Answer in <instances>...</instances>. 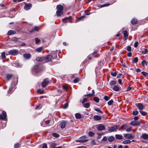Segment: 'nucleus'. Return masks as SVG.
Returning <instances> with one entry per match:
<instances>
[{"label":"nucleus","mask_w":148,"mask_h":148,"mask_svg":"<svg viewBox=\"0 0 148 148\" xmlns=\"http://www.w3.org/2000/svg\"><path fill=\"white\" fill-rule=\"evenodd\" d=\"M119 125H114L110 127L108 129V131L110 132L116 131L119 128Z\"/></svg>","instance_id":"f257e3e1"},{"label":"nucleus","mask_w":148,"mask_h":148,"mask_svg":"<svg viewBox=\"0 0 148 148\" xmlns=\"http://www.w3.org/2000/svg\"><path fill=\"white\" fill-rule=\"evenodd\" d=\"M40 68L39 65H36L34 66L32 69V71L33 73H36L40 71Z\"/></svg>","instance_id":"f03ea898"},{"label":"nucleus","mask_w":148,"mask_h":148,"mask_svg":"<svg viewBox=\"0 0 148 148\" xmlns=\"http://www.w3.org/2000/svg\"><path fill=\"white\" fill-rule=\"evenodd\" d=\"M97 130L99 131H101L105 130V127L104 125L101 124H99L96 126Z\"/></svg>","instance_id":"7ed1b4c3"},{"label":"nucleus","mask_w":148,"mask_h":148,"mask_svg":"<svg viewBox=\"0 0 148 148\" xmlns=\"http://www.w3.org/2000/svg\"><path fill=\"white\" fill-rule=\"evenodd\" d=\"M6 116V112L5 111H3L2 112V114H0V119L6 121L7 120Z\"/></svg>","instance_id":"20e7f679"},{"label":"nucleus","mask_w":148,"mask_h":148,"mask_svg":"<svg viewBox=\"0 0 148 148\" xmlns=\"http://www.w3.org/2000/svg\"><path fill=\"white\" fill-rule=\"evenodd\" d=\"M52 58V56L51 55H49L46 57H44L43 59L45 62H48L51 61Z\"/></svg>","instance_id":"39448f33"},{"label":"nucleus","mask_w":148,"mask_h":148,"mask_svg":"<svg viewBox=\"0 0 148 148\" xmlns=\"http://www.w3.org/2000/svg\"><path fill=\"white\" fill-rule=\"evenodd\" d=\"M124 136L126 138L130 139H133L134 137V136L131 134H124Z\"/></svg>","instance_id":"423d86ee"},{"label":"nucleus","mask_w":148,"mask_h":148,"mask_svg":"<svg viewBox=\"0 0 148 148\" xmlns=\"http://www.w3.org/2000/svg\"><path fill=\"white\" fill-rule=\"evenodd\" d=\"M49 82V81L48 78L45 79L41 84L42 87H45Z\"/></svg>","instance_id":"0eeeda50"},{"label":"nucleus","mask_w":148,"mask_h":148,"mask_svg":"<svg viewBox=\"0 0 148 148\" xmlns=\"http://www.w3.org/2000/svg\"><path fill=\"white\" fill-rule=\"evenodd\" d=\"M71 19L72 17L71 16H69L68 17H66L64 19H62V21L64 23H66L69 22H70L71 23L72 22L71 21Z\"/></svg>","instance_id":"6e6552de"},{"label":"nucleus","mask_w":148,"mask_h":148,"mask_svg":"<svg viewBox=\"0 0 148 148\" xmlns=\"http://www.w3.org/2000/svg\"><path fill=\"white\" fill-rule=\"evenodd\" d=\"M9 53L10 54L15 56L18 54V51L17 50L12 49L10 50Z\"/></svg>","instance_id":"1a4fd4ad"},{"label":"nucleus","mask_w":148,"mask_h":148,"mask_svg":"<svg viewBox=\"0 0 148 148\" xmlns=\"http://www.w3.org/2000/svg\"><path fill=\"white\" fill-rule=\"evenodd\" d=\"M136 106L140 110H142L144 108L143 104L141 103H137L136 104Z\"/></svg>","instance_id":"9d476101"},{"label":"nucleus","mask_w":148,"mask_h":148,"mask_svg":"<svg viewBox=\"0 0 148 148\" xmlns=\"http://www.w3.org/2000/svg\"><path fill=\"white\" fill-rule=\"evenodd\" d=\"M32 4L31 3L26 4L24 6V9L26 10H29L32 7Z\"/></svg>","instance_id":"9b49d317"},{"label":"nucleus","mask_w":148,"mask_h":148,"mask_svg":"<svg viewBox=\"0 0 148 148\" xmlns=\"http://www.w3.org/2000/svg\"><path fill=\"white\" fill-rule=\"evenodd\" d=\"M66 122L65 121H63L61 122L59 125L61 128L63 129L66 126Z\"/></svg>","instance_id":"f8f14e48"},{"label":"nucleus","mask_w":148,"mask_h":148,"mask_svg":"<svg viewBox=\"0 0 148 148\" xmlns=\"http://www.w3.org/2000/svg\"><path fill=\"white\" fill-rule=\"evenodd\" d=\"M130 124L133 126H138L140 125V123L139 122L133 121L130 123Z\"/></svg>","instance_id":"ddd939ff"},{"label":"nucleus","mask_w":148,"mask_h":148,"mask_svg":"<svg viewBox=\"0 0 148 148\" xmlns=\"http://www.w3.org/2000/svg\"><path fill=\"white\" fill-rule=\"evenodd\" d=\"M123 34L124 35V39L125 40L127 39L128 34L126 30H124L123 32Z\"/></svg>","instance_id":"4468645a"},{"label":"nucleus","mask_w":148,"mask_h":148,"mask_svg":"<svg viewBox=\"0 0 148 148\" xmlns=\"http://www.w3.org/2000/svg\"><path fill=\"white\" fill-rule=\"evenodd\" d=\"M39 30V27H38L36 26L34 28H33L30 31V33L35 32L36 31H38Z\"/></svg>","instance_id":"2eb2a0df"},{"label":"nucleus","mask_w":148,"mask_h":148,"mask_svg":"<svg viewBox=\"0 0 148 148\" xmlns=\"http://www.w3.org/2000/svg\"><path fill=\"white\" fill-rule=\"evenodd\" d=\"M112 89L115 91H119L120 90V86H114Z\"/></svg>","instance_id":"dca6fc26"},{"label":"nucleus","mask_w":148,"mask_h":148,"mask_svg":"<svg viewBox=\"0 0 148 148\" xmlns=\"http://www.w3.org/2000/svg\"><path fill=\"white\" fill-rule=\"evenodd\" d=\"M127 125H128L127 124H125L122 125L121 126V127L119 129L120 130L121 129L123 130H126L127 129Z\"/></svg>","instance_id":"f3484780"},{"label":"nucleus","mask_w":148,"mask_h":148,"mask_svg":"<svg viewBox=\"0 0 148 148\" xmlns=\"http://www.w3.org/2000/svg\"><path fill=\"white\" fill-rule=\"evenodd\" d=\"M16 32L15 31L10 30L8 31V36H10L14 34H15Z\"/></svg>","instance_id":"a211bd4d"},{"label":"nucleus","mask_w":148,"mask_h":148,"mask_svg":"<svg viewBox=\"0 0 148 148\" xmlns=\"http://www.w3.org/2000/svg\"><path fill=\"white\" fill-rule=\"evenodd\" d=\"M93 117L94 119L96 121L100 120L101 119V117L100 116L97 115L94 116Z\"/></svg>","instance_id":"6ab92c4d"},{"label":"nucleus","mask_w":148,"mask_h":148,"mask_svg":"<svg viewBox=\"0 0 148 148\" xmlns=\"http://www.w3.org/2000/svg\"><path fill=\"white\" fill-rule=\"evenodd\" d=\"M63 14V11L57 10L56 11V15L58 16H60Z\"/></svg>","instance_id":"aec40b11"},{"label":"nucleus","mask_w":148,"mask_h":148,"mask_svg":"<svg viewBox=\"0 0 148 148\" xmlns=\"http://www.w3.org/2000/svg\"><path fill=\"white\" fill-rule=\"evenodd\" d=\"M115 137L116 139L121 140L123 138V136L121 135L120 134H116L115 135Z\"/></svg>","instance_id":"412c9836"},{"label":"nucleus","mask_w":148,"mask_h":148,"mask_svg":"<svg viewBox=\"0 0 148 148\" xmlns=\"http://www.w3.org/2000/svg\"><path fill=\"white\" fill-rule=\"evenodd\" d=\"M88 140L87 139L85 140H82V139H79V140H76L75 141L76 142H78L81 143H85L88 141Z\"/></svg>","instance_id":"4be33fe9"},{"label":"nucleus","mask_w":148,"mask_h":148,"mask_svg":"<svg viewBox=\"0 0 148 148\" xmlns=\"http://www.w3.org/2000/svg\"><path fill=\"white\" fill-rule=\"evenodd\" d=\"M23 56L26 59H29L31 57V55L29 53L25 54Z\"/></svg>","instance_id":"5701e85b"},{"label":"nucleus","mask_w":148,"mask_h":148,"mask_svg":"<svg viewBox=\"0 0 148 148\" xmlns=\"http://www.w3.org/2000/svg\"><path fill=\"white\" fill-rule=\"evenodd\" d=\"M137 20L134 18L131 21V22L132 25H134L137 23Z\"/></svg>","instance_id":"b1692460"},{"label":"nucleus","mask_w":148,"mask_h":148,"mask_svg":"<svg viewBox=\"0 0 148 148\" xmlns=\"http://www.w3.org/2000/svg\"><path fill=\"white\" fill-rule=\"evenodd\" d=\"M57 8L58 9V10L63 11V7L62 5H58L57 6Z\"/></svg>","instance_id":"393cba45"},{"label":"nucleus","mask_w":148,"mask_h":148,"mask_svg":"<svg viewBox=\"0 0 148 148\" xmlns=\"http://www.w3.org/2000/svg\"><path fill=\"white\" fill-rule=\"evenodd\" d=\"M131 141L129 140H125L123 142V143L124 144H129L131 143Z\"/></svg>","instance_id":"a878e982"},{"label":"nucleus","mask_w":148,"mask_h":148,"mask_svg":"<svg viewBox=\"0 0 148 148\" xmlns=\"http://www.w3.org/2000/svg\"><path fill=\"white\" fill-rule=\"evenodd\" d=\"M75 118L77 119H80L81 118V114L79 113H77L75 114Z\"/></svg>","instance_id":"bb28decb"},{"label":"nucleus","mask_w":148,"mask_h":148,"mask_svg":"<svg viewBox=\"0 0 148 148\" xmlns=\"http://www.w3.org/2000/svg\"><path fill=\"white\" fill-rule=\"evenodd\" d=\"M43 49L44 48L43 47H40L36 49V51L37 52H41Z\"/></svg>","instance_id":"cd10ccee"},{"label":"nucleus","mask_w":148,"mask_h":148,"mask_svg":"<svg viewBox=\"0 0 148 148\" xmlns=\"http://www.w3.org/2000/svg\"><path fill=\"white\" fill-rule=\"evenodd\" d=\"M114 137L111 136L108 138V140L109 142H112L114 140Z\"/></svg>","instance_id":"c85d7f7f"},{"label":"nucleus","mask_w":148,"mask_h":148,"mask_svg":"<svg viewBox=\"0 0 148 148\" xmlns=\"http://www.w3.org/2000/svg\"><path fill=\"white\" fill-rule=\"evenodd\" d=\"M112 3H108L107 4H104L103 5H99V7H100V8H102V7H104L105 6H108L112 4Z\"/></svg>","instance_id":"c756f323"},{"label":"nucleus","mask_w":148,"mask_h":148,"mask_svg":"<svg viewBox=\"0 0 148 148\" xmlns=\"http://www.w3.org/2000/svg\"><path fill=\"white\" fill-rule=\"evenodd\" d=\"M142 136V137L144 139H146L148 138V134L145 133L143 134Z\"/></svg>","instance_id":"7c9ffc66"},{"label":"nucleus","mask_w":148,"mask_h":148,"mask_svg":"<svg viewBox=\"0 0 148 148\" xmlns=\"http://www.w3.org/2000/svg\"><path fill=\"white\" fill-rule=\"evenodd\" d=\"M36 60L38 62H41L44 61L43 58L38 57L36 58Z\"/></svg>","instance_id":"2f4dec72"},{"label":"nucleus","mask_w":148,"mask_h":148,"mask_svg":"<svg viewBox=\"0 0 148 148\" xmlns=\"http://www.w3.org/2000/svg\"><path fill=\"white\" fill-rule=\"evenodd\" d=\"M57 145V143L53 142L50 144V146L52 148H54Z\"/></svg>","instance_id":"473e14b6"},{"label":"nucleus","mask_w":148,"mask_h":148,"mask_svg":"<svg viewBox=\"0 0 148 148\" xmlns=\"http://www.w3.org/2000/svg\"><path fill=\"white\" fill-rule=\"evenodd\" d=\"M13 75L11 74H8L6 75V77L7 80H9L12 77Z\"/></svg>","instance_id":"72a5a7b5"},{"label":"nucleus","mask_w":148,"mask_h":148,"mask_svg":"<svg viewBox=\"0 0 148 148\" xmlns=\"http://www.w3.org/2000/svg\"><path fill=\"white\" fill-rule=\"evenodd\" d=\"M83 106L85 108H88L90 106V104L89 103H84L83 105Z\"/></svg>","instance_id":"f704fd0d"},{"label":"nucleus","mask_w":148,"mask_h":148,"mask_svg":"<svg viewBox=\"0 0 148 148\" xmlns=\"http://www.w3.org/2000/svg\"><path fill=\"white\" fill-rule=\"evenodd\" d=\"M132 128L130 127L128 125L127 127V129L126 130V131L127 132H130L132 129Z\"/></svg>","instance_id":"c9c22d12"},{"label":"nucleus","mask_w":148,"mask_h":148,"mask_svg":"<svg viewBox=\"0 0 148 148\" xmlns=\"http://www.w3.org/2000/svg\"><path fill=\"white\" fill-rule=\"evenodd\" d=\"M95 134L94 133L91 131L89 132L88 133V135L90 137H92L94 136Z\"/></svg>","instance_id":"e433bc0d"},{"label":"nucleus","mask_w":148,"mask_h":148,"mask_svg":"<svg viewBox=\"0 0 148 148\" xmlns=\"http://www.w3.org/2000/svg\"><path fill=\"white\" fill-rule=\"evenodd\" d=\"M116 82L115 81L113 80H111L110 83V86H112L115 84Z\"/></svg>","instance_id":"4c0bfd02"},{"label":"nucleus","mask_w":148,"mask_h":148,"mask_svg":"<svg viewBox=\"0 0 148 148\" xmlns=\"http://www.w3.org/2000/svg\"><path fill=\"white\" fill-rule=\"evenodd\" d=\"M21 145V144L19 143H17L15 144L14 146V148H18Z\"/></svg>","instance_id":"58836bf2"},{"label":"nucleus","mask_w":148,"mask_h":148,"mask_svg":"<svg viewBox=\"0 0 148 148\" xmlns=\"http://www.w3.org/2000/svg\"><path fill=\"white\" fill-rule=\"evenodd\" d=\"M94 110H95L96 111L101 113V114H103V112L101 110L99 109L98 108H94Z\"/></svg>","instance_id":"ea45409f"},{"label":"nucleus","mask_w":148,"mask_h":148,"mask_svg":"<svg viewBox=\"0 0 148 148\" xmlns=\"http://www.w3.org/2000/svg\"><path fill=\"white\" fill-rule=\"evenodd\" d=\"M1 58L2 59H5V53L4 52H3L1 54Z\"/></svg>","instance_id":"a19ab883"},{"label":"nucleus","mask_w":148,"mask_h":148,"mask_svg":"<svg viewBox=\"0 0 148 148\" xmlns=\"http://www.w3.org/2000/svg\"><path fill=\"white\" fill-rule=\"evenodd\" d=\"M126 49L128 51H132L131 47L129 45L127 46L126 47Z\"/></svg>","instance_id":"79ce46f5"},{"label":"nucleus","mask_w":148,"mask_h":148,"mask_svg":"<svg viewBox=\"0 0 148 148\" xmlns=\"http://www.w3.org/2000/svg\"><path fill=\"white\" fill-rule=\"evenodd\" d=\"M141 63L144 66H145V65L147 66V65L146 61L144 60L142 61Z\"/></svg>","instance_id":"37998d69"},{"label":"nucleus","mask_w":148,"mask_h":148,"mask_svg":"<svg viewBox=\"0 0 148 148\" xmlns=\"http://www.w3.org/2000/svg\"><path fill=\"white\" fill-rule=\"evenodd\" d=\"M138 59L137 57H135L132 60L133 63H136L138 62Z\"/></svg>","instance_id":"c03bdc74"},{"label":"nucleus","mask_w":148,"mask_h":148,"mask_svg":"<svg viewBox=\"0 0 148 148\" xmlns=\"http://www.w3.org/2000/svg\"><path fill=\"white\" fill-rule=\"evenodd\" d=\"M97 135H98L99 136H98L97 137V139H99L101 138V136L103 135V133L100 134L99 133H97Z\"/></svg>","instance_id":"a18cd8bd"},{"label":"nucleus","mask_w":148,"mask_h":148,"mask_svg":"<svg viewBox=\"0 0 148 148\" xmlns=\"http://www.w3.org/2000/svg\"><path fill=\"white\" fill-rule=\"evenodd\" d=\"M44 91L42 90L41 89L38 90L37 91V92L38 93H39L40 94L43 93H44Z\"/></svg>","instance_id":"49530a36"},{"label":"nucleus","mask_w":148,"mask_h":148,"mask_svg":"<svg viewBox=\"0 0 148 148\" xmlns=\"http://www.w3.org/2000/svg\"><path fill=\"white\" fill-rule=\"evenodd\" d=\"M113 103V100L112 99H111L109 101L108 103V104L109 106H110L112 105V103Z\"/></svg>","instance_id":"de8ad7c7"},{"label":"nucleus","mask_w":148,"mask_h":148,"mask_svg":"<svg viewBox=\"0 0 148 148\" xmlns=\"http://www.w3.org/2000/svg\"><path fill=\"white\" fill-rule=\"evenodd\" d=\"M94 100L96 103H98L99 101V99L98 97H95L94 98Z\"/></svg>","instance_id":"09e8293b"},{"label":"nucleus","mask_w":148,"mask_h":148,"mask_svg":"<svg viewBox=\"0 0 148 148\" xmlns=\"http://www.w3.org/2000/svg\"><path fill=\"white\" fill-rule=\"evenodd\" d=\"M95 95L94 94H93L92 93H90L89 94H88L87 95H86L85 96H88L89 97H91L92 96H94Z\"/></svg>","instance_id":"8fccbe9b"},{"label":"nucleus","mask_w":148,"mask_h":148,"mask_svg":"<svg viewBox=\"0 0 148 148\" xmlns=\"http://www.w3.org/2000/svg\"><path fill=\"white\" fill-rule=\"evenodd\" d=\"M79 80V79L78 78H75L73 80V82L75 83L78 82Z\"/></svg>","instance_id":"3c124183"},{"label":"nucleus","mask_w":148,"mask_h":148,"mask_svg":"<svg viewBox=\"0 0 148 148\" xmlns=\"http://www.w3.org/2000/svg\"><path fill=\"white\" fill-rule=\"evenodd\" d=\"M140 113L143 116H145L146 114V113L145 112L143 111H140Z\"/></svg>","instance_id":"603ef678"},{"label":"nucleus","mask_w":148,"mask_h":148,"mask_svg":"<svg viewBox=\"0 0 148 148\" xmlns=\"http://www.w3.org/2000/svg\"><path fill=\"white\" fill-rule=\"evenodd\" d=\"M91 144L92 145H96V143L94 140H92L91 142Z\"/></svg>","instance_id":"864d4df0"},{"label":"nucleus","mask_w":148,"mask_h":148,"mask_svg":"<svg viewBox=\"0 0 148 148\" xmlns=\"http://www.w3.org/2000/svg\"><path fill=\"white\" fill-rule=\"evenodd\" d=\"M138 113V112L137 111H134L132 112V114L134 115H137Z\"/></svg>","instance_id":"5fc2aeb1"},{"label":"nucleus","mask_w":148,"mask_h":148,"mask_svg":"<svg viewBox=\"0 0 148 148\" xmlns=\"http://www.w3.org/2000/svg\"><path fill=\"white\" fill-rule=\"evenodd\" d=\"M35 42L36 43L38 44L40 42V40L38 38H36L35 39Z\"/></svg>","instance_id":"6e6d98bb"},{"label":"nucleus","mask_w":148,"mask_h":148,"mask_svg":"<svg viewBox=\"0 0 148 148\" xmlns=\"http://www.w3.org/2000/svg\"><path fill=\"white\" fill-rule=\"evenodd\" d=\"M111 75L113 77H115L116 75V72H115L111 73Z\"/></svg>","instance_id":"4d7b16f0"},{"label":"nucleus","mask_w":148,"mask_h":148,"mask_svg":"<svg viewBox=\"0 0 148 148\" xmlns=\"http://www.w3.org/2000/svg\"><path fill=\"white\" fill-rule=\"evenodd\" d=\"M52 135L54 137L56 138H58L59 136V135L56 133H53Z\"/></svg>","instance_id":"13d9d810"},{"label":"nucleus","mask_w":148,"mask_h":148,"mask_svg":"<svg viewBox=\"0 0 148 148\" xmlns=\"http://www.w3.org/2000/svg\"><path fill=\"white\" fill-rule=\"evenodd\" d=\"M42 148H47V145L45 143H44L42 145Z\"/></svg>","instance_id":"bf43d9fd"},{"label":"nucleus","mask_w":148,"mask_h":148,"mask_svg":"<svg viewBox=\"0 0 148 148\" xmlns=\"http://www.w3.org/2000/svg\"><path fill=\"white\" fill-rule=\"evenodd\" d=\"M68 107V104L66 103H65L64 104V105L63 106V108L64 109H66V108H67Z\"/></svg>","instance_id":"052dcab7"},{"label":"nucleus","mask_w":148,"mask_h":148,"mask_svg":"<svg viewBox=\"0 0 148 148\" xmlns=\"http://www.w3.org/2000/svg\"><path fill=\"white\" fill-rule=\"evenodd\" d=\"M147 52V49H145L144 51H142V53L144 54H145Z\"/></svg>","instance_id":"680f3d73"},{"label":"nucleus","mask_w":148,"mask_h":148,"mask_svg":"<svg viewBox=\"0 0 148 148\" xmlns=\"http://www.w3.org/2000/svg\"><path fill=\"white\" fill-rule=\"evenodd\" d=\"M87 101V100L86 98H84L82 101V103L83 104H84L85 102H86Z\"/></svg>","instance_id":"e2e57ef3"},{"label":"nucleus","mask_w":148,"mask_h":148,"mask_svg":"<svg viewBox=\"0 0 148 148\" xmlns=\"http://www.w3.org/2000/svg\"><path fill=\"white\" fill-rule=\"evenodd\" d=\"M104 99L106 101H108L109 99L108 97L107 96H105Z\"/></svg>","instance_id":"0e129e2a"},{"label":"nucleus","mask_w":148,"mask_h":148,"mask_svg":"<svg viewBox=\"0 0 148 148\" xmlns=\"http://www.w3.org/2000/svg\"><path fill=\"white\" fill-rule=\"evenodd\" d=\"M141 73L144 76H146L147 75V73L144 71L142 72Z\"/></svg>","instance_id":"69168bd1"},{"label":"nucleus","mask_w":148,"mask_h":148,"mask_svg":"<svg viewBox=\"0 0 148 148\" xmlns=\"http://www.w3.org/2000/svg\"><path fill=\"white\" fill-rule=\"evenodd\" d=\"M138 42H135L134 46L135 47H136L138 46Z\"/></svg>","instance_id":"338daca9"},{"label":"nucleus","mask_w":148,"mask_h":148,"mask_svg":"<svg viewBox=\"0 0 148 148\" xmlns=\"http://www.w3.org/2000/svg\"><path fill=\"white\" fill-rule=\"evenodd\" d=\"M107 137L106 136H104L102 138V140L103 141H106L107 139Z\"/></svg>","instance_id":"774afa93"}]
</instances>
